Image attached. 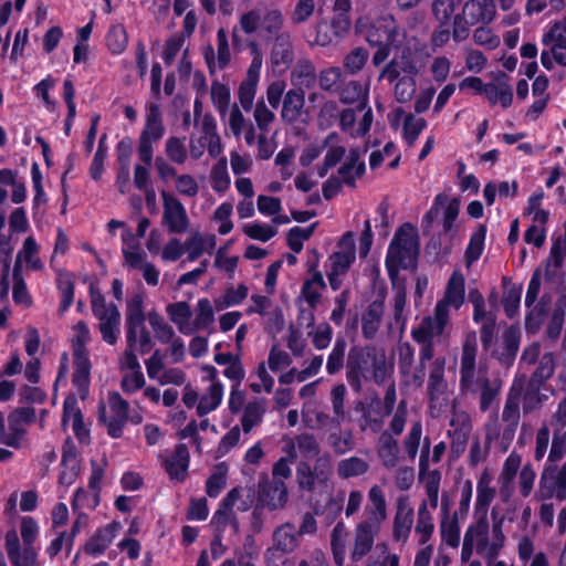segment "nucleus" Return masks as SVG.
I'll return each mask as SVG.
<instances>
[{
  "mask_svg": "<svg viewBox=\"0 0 566 566\" xmlns=\"http://www.w3.org/2000/svg\"><path fill=\"white\" fill-rule=\"evenodd\" d=\"M496 488L493 485V474L484 469L476 481V496L473 504L472 522L468 525L461 546L460 559L468 563L475 553L485 562L497 558L506 544V536L503 531L504 516L501 515L499 506L489 512L492 502L496 496Z\"/></svg>",
  "mask_w": 566,
  "mask_h": 566,
  "instance_id": "1",
  "label": "nucleus"
},
{
  "mask_svg": "<svg viewBox=\"0 0 566 566\" xmlns=\"http://www.w3.org/2000/svg\"><path fill=\"white\" fill-rule=\"evenodd\" d=\"M387 520V503L379 485L368 491V505L365 507V520L355 527V541L350 553L353 560H359L373 548L381 525Z\"/></svg>",
  "mask_w": 566,
  "mask_h": 566,
  "instance_id": "2",
  "label": "nucleus"
},
{
  "mask_svg": "<svg viewBox=\"0 0 566 566\" xmlns=\"http://www.w3.org/2000/svg\"><path fill=\"white\" fill-rule=\"evenodd\" d=\"M40 527L32 516H23L20 521V535L10 531L6 535V552L12 566H39L38 549L34 543L38 539Z\"/></svg>",
  "mask_w": 566,
  "mask_h": 566,
  "instance_id": "3",
  "label": "nucleus"
},
{
  "mask_svg": "<svg viewBox=\"0 0 566 566\" xmlns=\"http://www.w3.org/2000/svg\"><path fill=\"white\" fill-rule=\"evenodd\" d=\"M166 313L171 323L184 335H192L200 329H207L214 321V312L208 298H199L195 311L185 301L170 303Z\"/></svg>",
  "mask_w": 566,
  "mask_h": 566,
  "instance_id": "4",
  "label": "nucleus"
},
{
  "mask_svg": "<svg viewBox=\"0 0 566 566\" xmlns=\"http://www.w3.org/2000/svg\"><path fill=\"white\" fill-rule=\"evenodd\" d=\"M418 250L417 231L411 224L405 223L396 232L386 256V268L392 284H396L400 269L415 265Z\"/></svg>",
  "mask_w": 566,
  "mask_h": 566,
  "instance_id": "5",
  "label": "nucleus"
},
{
  "mask_svg": "<svg viewBox=\"0 0 566 566\" xmlns=\"http://www.w3.org/2000/svg\"><path fill=\"white\" fill-rule=\"evenodd\" d=\"M283 23V14L277 9L263 11L259 8H254L243 12L239 17V28H234L232 31L233 45L238 50H241L243 46L239 31L251 35L264 30L269 35H274L281 31Z\"/></svg>",
  "mask_w": 566,
  "mask_h": 566,
  "instance_id": "6",
  "label": "nucleus"
},
{
  "mask_svg": "<svg viewBox=\"0 0 566 566\" xmlns=\"http://www.w3.org/2000/svg\"><path fill=\"white\" fill-rule=\"evenodd\" d=\"M72 331L71 343L75 365L73 384L77 388L81 398L84 399L88 394L90 385L91 363L85 346L91 339V332L88 326L82 321L77 322Z\"/></svg>",
  "mask_w": 566,
  "mask_h": 566,
  "instance_id": "7",
  "label": "nucleus"
},
{
  "mask_svg": "<svg viewBox=\"0 0 566 566\" xmlns=\"http://www.w3.org/2000/svg\"><path fill=\"white\" fill-rule=\"evenodd\" d=\"M91 308L98 319V331L108 345H115L120 333V313L113 303H106L98 287L90 284Z\"/></svg>",
  "mask_w": 566,
  "mask_h": 566,
  "instance_id": "8",
  "label": "nucleus"
},
{
  "mask_svg": "<svg viewBox=\"0 0 566 566\" xmlns=\"http://www.w3.org/2000/svg\"><path fill=\"white\" fill-rule=\"evenodd\" d=\"M418 73L416 64L407 56L394 59L380 73V78L390 83L398 80L395 85V97L400 103H406L416 93L415 76Z\"/></svg>",
  "mask_w": 566,
  "mask_h": 566,
  "instance_id": "9",
  "label": "nucleus"
},
{
  "mask_svg": "<svg viewBox=\"0 0 566 566\" xmlns=\"http://www.w3.org/2000/svg\"><path fill=\"white\" fill-rule=\"evenodd\" d=\"M356 259L355 235L348 231L342 235L335 251L325 262L326 275L332 290L337 291L344 276Z\"/></svg>",
  "mask_w": 566,
  "mask_h": 566,
  "instance_id": "10",
  "label": "nucleus"
},
{
  "mask_svg": "<svg viewBox=\"0 0 566 566\" xmlns=\"http://www.w3.org/2000/svg\"><path fill=\"white\" fill-rule=\"evenodd\" d=\"M245 48L249 50L251 63L244 81L239 86L238 98L242 108L249 112L253 106L256 86L260 81L263 53L260 44L255 40H248Z\"/></svg>",
  "mask_w": 566,
  "mask_h": 566,
  "instance_id": "11",
  "label": "nucleus"
},
{
  "mask_svg": "<svg viewBox=\"0 0 566 566\" xmlns=\"http://www.w3.org/2000/svg\"><path fill=\"white\" fill-rule=\"evenodd\" d=\"M449 316L442 310L436 308L433 316H426L421 322L411 329V337L413 340L422 345L420 356L422 359H430L432 357V340L434 337L442 335Z\"/></svg>",
  "mask_w": 566,
  "mask_h": 566,
  "instance_id": "12",
  "label": "nucleus"
},
{
  "mask_svg": "<svg viewBox=\"0 0 566 566\" xmlns=\"http://www.w3.org/2000/svg\"><path fill=\"white\" fill-rule=\"evenodd\" d=\"M566 499V461L562 465L548 464L543 470L535 497L545 501L552 497Z\"/></svg>",
  "mask_w": 566,
  "mask_h": 566,
  "instance_id": "13",
  "label": "nucleus"
},
{
  "mask_svg": "<svg viewBox=\"0 0 566 566\" xmlns=\"http://www.w3.org/2000/svg\"><path fill=\"white\" fill-rule=\"evenodd\" d=\"M128 402L119 394L108 396L107 405L99 408V419L107 427L109 436L119 438L128 416Z\"/></svg>",
  "mask_w": 566,
  "mask_h": 566,
  "instance_id": "14",
  "label": "nucleus"
},
{
  "mask_svg": "<svg viewBox=\"0 0 566 566\" xmlns=\"http://www.w3.org/2000/svg\"><path fill=\"white\" fill-rule=\"evenodd\" d=\"M163 226L169 233L182 234L189 230L190 219L185 206L175 196L163 191Z\"/></svg>",
  "mask_w": 566,
  "mask_h": 566,
  "instance_id": "15",
  "label": "nucleus"
},
{
  "mask_svg": "<svg viewBox=\"0 0 566 566\" xmlns=\"http://www.w3.org/2000/svg\"><path fill=\"white\" fill-rule=\"evenodd\" d=\"M373 120V111L368 105L357 106L355 109L346 108L339 115L340 128L353 137L366 135Z\"/></svg>",
  "mask_w": 566,
  "mask_h": 566,
  "instance_id": "16",
  "label": "nucleus"
},
{
  "mask_svg": "<svg viewBox=\"0 0 566 566\" xmlns=\"http://www.w3.org/2000/svg\"><path fill=\"white\" fill-rule=\"evenodd\" d=\"M325 281L323 274L319 271L313 273V275L303 283L301 295L307 303L308 308L302 310L301 324H305L306 327L314 326V308L319 302L322 292L325 289Z\"/></svg>",
  "mask_w": 566,
  "mask_h": 566,
  "instance_id": "17",
  "label": "nucleus"
},
{
  "mask_svg": "<svg viewBox=\"0 0 566 566\" xmlns=\"http://www.w3.org/2000/svg\"><path fill=\"white\" fill-rule=\"evenodd\" d=\"M350 29L348 14L335 13L329 22L322 21L317 24L315 43L326 46L345 36Z\"/></svg>",
  "mask_w": 566,
  "mask_h": 566,
  "instance_id": "18",
  "label": "nucleus"
},
{
  "mask_svg": "<svg viewBox=\"0 0 566 566\" xmlns=\"http://www.w3.org/2000/svg\"><path fill=\"white\" fill-rule=\"evenodd\" d=\"M465 280L460 271H454L449 279L443 297L436 304V308H441L442 312L450 317L451 310H459L465 300Z\"/></svg>",
  "mask_w": 566,
  "mask_h": 566,
  "instance_id": "19",
  "label": "nucleus"
},
{
  "mask_svg": "<svg viewBox=\"0 0 566 566\" xmlns=\"http://www.w3.org/2000/svg\"><path fill=\"white\" fill-rule=\"evenodd\" d=\"M302 421L312 430H334L339 428L337 419L325 413L316 399H308L302 406Z\"/></svg>",
  "mask_w": 566,
  "mask_h": 566,
  "instance_id": "20",
  "label": "nucleus"
},
{
  "mask_svg": "<svg viewBox=\"0 0 566 566\" xmlns=\"http://www.w3.org/2000/svg\"><path fill=\"white\" fill-rule=\"evenodd\" d=\"M294 61L292 38L289 32L274 34V42L271 49L270 62L277 73L285 72Z\"/></svg>",
  "mask_w": 566,
  "mask_h": 566,
  "instance_id": "21",
  "label": "nucleus"
},
{
  "mask_svg": "<svg viewBox=\"0 0 566 566\" xmlns=\"http://www.w3.org/2000/svg\"><path fill=\"white\" fill-rule=\"evenodd\" d=\"M522 458L516 452H511L503 462L497 479L499 494L503 503H509L515 491V478L521 468Z\"/></svg>",
  "mask_w": 566,
  "mask_h": 566,
  "instance_id": "22",
  "label": "nucleus"
},
{
  "mask_svg": "<svg viewBox=\"0 0 566 566\" xmlns=\"http://www.w3.org/2000/svg\"><path fill=\"white\" fill-rule=\"evenodd\" d=\"M34 418V411L29 408L18 409L9 416V433L3 431L1 442L12 448H20L25 434V426Z\"/></svg>",
  "mask_w": 566,
  "mask_h": 566,
  "instance_id": "23",
  "label": "nucleus"
},
{
  "mask_svg": "<svg viewBox=\"0 0 566 566\" xmlns=\"http://www.w3.org/2000/svg\"><path fill=\"white\" fill-rule=\"evenodd\" d=\"M203 55L211 73L229 65L231 51L226 29L220 28L217 31V52L212 45H208L205 48Z\"/></svg>",
  "mask_w": 566,
  "mask_h": 566,
  "instance_id": "24",
  "label": "nucleus"
},
{
  "mask_svg": "<svg viewBox=\"0 0 566 566\" xmlns=\"http://www.w3.org/2000/svg\"><path fill=\"white\" fill-rule=\"evenodd\" d=\"M122 525L119 522H112L97 528L84 546V552L93 557L101 556L118 535Z\"/></svg>",
  "mask_w": 566,
  "mask_h": 566,
  "instance_id": "25",
  "label": "nucleus"
},
{
  "mask_svg": "<svg viewBox=\"0 0 566 566\" xmlns=\"http://www.w3.org/2000/svg\"><path fill=\"white\" fill-rule=\"evenodd\" d=\"M462 12L469 23L489 24L496 15V3L495 0H468Z\"/></svg>",
  "mask_w": 566,
  "mask_h": 566,
  "instance_id": "26",
  "label": "nucleus"
},
{
  "mask_svg": "<svg viewBox=\"0 0 566 566\" xmlns=\"http://www.w3.org/2000/svg\"><path fill=\"white\" fill-rule=\"evenodd\" d=\"M185 251L189 261H196L205 253H211L217 245L214 234H205L199 230L191 231L184 241Z\"/></svg>",
  "mask_w": 566,
  "mask_h": 566,
  "instance_id": "27",
  "label": "nucleus"
},
{
  "mask_svg": "<svg viewBox=\"0 0 566 566\" xmlns=\"http://www.w3.org/2000/svg\"><path fill=\"white\" fill-rule=\"evenodd\" d=\"M389 120L392 126L402 123L403 138L408 145H413L419 134L426 128L427 122L421 117H416L412 114H406L401 108H397L389 115Z\"/></svg>",
  "mask_w": 566,
  "mask_h": 566,
  "instance_id": "28",
  "label": "nucleus"
},
{
  "mask_svg": "<svg viewBox=\"0 0 566 566\" xmlns=\"http://www.w3.org/2000/svg\"><path fill=\"white\" fill-rule=\"evenodd\" d=\"M6 224V217L0 213V264L2 265L0 272V300L8 297L10 289V259L12 253V247L9 238L2 233Z\"/></svg>",
  "mask_w": 566,
  "mask_h": 566,
  "instance_id": "29",
  "label": "nucleus"
},
{
  "mask_svg": "<svg viewBox=\"0 0 566 566\" xmlns=\"http://www.w3.org/2000/svg\"><path fill=\"white\" fill-rule=\"evenodd\" d=\"M326 149L323 164L317 166L321 178L325 177L329 169L335 167L345 155V147L340 144L339 135L329 133L323 140V150Z\"/></svg>",
  "mask_w": 566,
  "mask_h": 566,
  "instance_id": "30",
  "label": "nucleus"
},
{
  "mask_svg": "<svg viewBox=\"0 0 566 566\" xmlns=\"http://www.w3.org/2000/svg\"><path fill=\"white\" fill-rule=\"evenodd\" d=\"M413 524V509L408 499L398 500L397 512L394 518L392 537L396 542H406Z\"/></svg>",
  "mask_w": 566,
  "mask_h": 566,
  "instance_id": "31",
  "label": "nucleus"
},
{
  "mask_svg": "<svg viewBox=\"0 0 566 566\" xmlns=\"http://www.w3.org/2000/svg\"><path fill=\"white\" fill-rule=\"evenodd\" d=\"M250 504V501L243 499V490L234 488L222 500L220 509L216 512L213 516V521L219 524H226L230 517V512L232 510L245 512L249 510Z\"/></svg>",
  "mask_w": 566,
  "mask_h": 566,
  "instance_id": "32",
  "label": "nucleus"
},
{
  "mask_svg": "<svg viewBox=\"0 0 566 566\" xmlns=\"http://www.w3.org/2000/svg\"><path fill=\"white\" fill-rule=\"evenodd\" d=\"M478 338L475 332L465 335L461 355V381L468 384L473 379L475 371V357Z\"/></svg>",
  "mask_w": 566,
  "mask_h": 566,
  "instance_id": "33",
  "label": "nucleus"
},
{
  "mask_svg": "<svg viewBox=\"0 0 566 566\" xmlns=\"http://www.w3.org/2000/svg\"><path fill=\"white\" fill-rule=\"evenodd\" d=\"M396 22L391 15H386L371 23L366 31L369 44L392 43L395 41Z\"/></svg>",
  "mask_w": 566,
  "mask_h": 566,
  "instance_id": "34",
  "label": "nucleus"
},
{
  "mask_svg": "<svg viewBox=\"0 0 566 566\" xmlns=\"http://www.w3.org/2000/svg\"><path fill=\"white\" fill-rule=\"evenodd\" d=\"M126 342L130 349L145 354L151 348V338L146 329L145 321H126Z\"/></svg>",
  "mask_w": 566,
  "mask_h": 566,
  "instance_id": "35",
  "label": "nucleus"
},
{
  "mask_svg": "<svg viewBox=\"0 0 566 566\" xmlns=\"http://www.w3.org/2000/svg\"><path fill=\"white\" fill-rule=\"evenodd\" d=\"M196 137L201 139L202 144H206L208 154L212 158H216L222 154L223 145L217 130V123L212 116H203L201 122V134L200 136Z\"/></svg>",
  "mask_w": 566,
  "mask_h": 566,
  "instance_id": "36",
  "label": "nucleus"
},
{
  "mask_svg": "<svg viewBox=\"0 0 566 566\" xmlns=\"http://www.w3.org/2000/svg\"><path fill=\"white\" fill-rule=\"evenodd\" d=\"M189 465V452L185 444H178L165 460V469L170 479L184 481Z\"/></svg>",
  "mask_w": 566,
  "mask_h": 566,
  "instance_id": "37",
  "label": "nucleus"
},
{
  "mask_svg": "<svg viewBox=\"0 0 566 566\" xmlns=\"http://www.w3.org/2000/svg\"><path fill=\"white\" fill-rule=\"evenodd\" d=\"M164 134L165 127L160 108L157 104L150 103L147 105L145 127L139 138L156 143Z\"/></svg>",
  "mask_w": 566,
  "mask_h": 566,
  "instance_id": "38",
  "label": "nucleus"
},
{
  "mask_svg": "<svg viewBox=\"0 0 566 566\" xmlns=\"http://www.w3.org/2000/svg\"><path fill=\"white\" fill-rule=\"evenodd\" d=\"M439 534L441 543L458 548L461 542V527L457 515H451L447 507L443 509V515L439 524Z\"/></svg>",
  "mask_w": 566,
  "mask_h": 566,
  "instance_id": "39",
  "label": "nucleus"
},
{
  "mask_svg": "<svg viewBox=\"0 0 566 566\" xmlns=\"http://www.w3.org/2000/svg\"><path fill=\"white\" fill-rule=\"evenodd\" d=\"M139 239L130 229H124L122 233V252L126 266H136L142 262L143 258H146V253L140 249Z\"/></svg>",
  "mask_w": 566,
  "mask_h": 566,
  "instance_id": "40",
  "label": "nucleus"
},
{
  "mask_svg": "<svg viewBox=\"0 0 566 566\" xmlns=\"http://www.w3.org/2000/svg\"><path fill=\"white\" fill-rule=\"evenodd\" d=\"M40 247L33 237H28L21 250L18 252L17 261L14 264H19V272L21 273V263L24 262L27 269L32 271H42L44 264L39 256Z\"/></svg>",
  "mask_w": 566,
  "mask_h": 566,
  "instance_id": "41",
  "label": "nucleus"
},
{
  "mask_svg": "<svg viewBox=\"0 0 566 566\" xmlns=\"http://www.w3.org/2000/svg\"><path fill=\"white\" fill-rule=\"evenodd\" d=\"M444 206L443 211V229L446 232H450L454 226L460 211V202L458 199H449L446 195H438L434 199L433 207L427 213L428 218H432L437 214V207Z\"/></svg>",
  "mask_w": 566,
  "mask_h": 566,
  "instance_id": "42",
  "label": "nucleus"
},
{
  "mask_svg": "<svg viewBox=\"0 0 566 566\" xmlns=\"http://www.w3.org/2000/svg\"><path fill=\"white\" fill-rule=\"evenodd\" d=\"M282 452L284 453L272 467L273 481H283L292 475V464L297 459V452L294 450V446L290 440H284L282 446Z\"/></svg>",
  "mask_w": 566,
  "mask_h": 566,
  "instance_id": "43",
  "label": "nucleus"
},
{
  "mask_svg": "<svg viewBox=\"0 0 566 566\" xmlns=\"http://www.w3.org/2000/svg\"><path fill=\"white\" fill-rule=\"evenodd\" d=\"M305 103L304 93L297 90H290L283 99L281 117L284 122H296L303 111Z\"/></svg>",
  "mask_w": 566,
  "mask_h": 566,
  "instance_id": "44",
  "label": "nucleus"
},
{
  "mask_svg": "<svg viewBox=\"0 0 566 566\" xmlns=\"http://www.w3.org/2000/svg\"><path fill=\"white\" fill-rule=\"evenodd\" d=\"M223 398V385L221 382L209 384L205 392L200 396L197 407L199 416L207 415L216 410Z\"/></svg>",
  "mask_w": 566,
  "mask_h": 566,
  "instance_id": "45",
  "label": "nucleus"
},
{
  "mask_svg": "<svg viewBox=\"0 0 566 566\" xmlns=\"http://www.w3.org/2000/svg\"><path fill=\"white\" fill-rule=\"evenodd\" d=\"M63 426H71L74 433L80 438L86 434L82 421V413L74 396H69L64 400Z\"/></svg>",
  "mask_w": 566,
  "mask_h": 566,
  "instance_id": "46",
  "label": "nucleus"
},
{
  "mask_svg": "<svg viewBox=\"0 0 566 566\" xmlns=\"http://www.w3.org/2000/svg\"><path fill=\"white\" fill-rule=\"evenodd\" d=\"M377 453L386 469H392L399 461L398 442L387 433H382L379 438Z\"/></svg>",
  "mask_w": 566,
  "mask_h": 566,
  "instance_id": "47",
  "label": "nucleus"
},
{
  "mask_svg": "<svg viewBox=\"0 0 566 566\" xmlns=\"http://www.w3.org/2000/svg\"><path fill=\"white\" fill-rule=\"evenodd\" d=\"M284 440H290L293 443L294 450L297 452V457L301 455L302 458L308 460L319 454V444L313 434L302 433L295 438L284 436L282 438L283 444Z\"/></svg>",
  "mask_w": 566,
  "mask_h": 566,
  "instance_id": "48",
  "label": "nucleus"
},
{
  "mask_svg": "<svg viewBox=\"0 0 566 566\" xmlns=\"http://www.w3.org/2000/svg\"><path fill=\"white\" fill-rule=\"evenodd\" d=\"M106 48L112 55L123 54L128 45V34L120 23L113 24L105 36Z\"/></svg>",
  "mask_w": 566,
  "mask_h": 566,
  "instance_id": "49",
  "label": "nucleus"
},
{
  "mask_svg": "<svg viewBox=\"0 0 566 566\" xmlns=\"http://www.w3.org/2000/svg\"><path fill=\"white\" fill-rule=\"evenodd\" d=\"M368 84L349 81L340 91V101L345 104L358 103V106L368 105Z\"/></svg>",
  "mask_w": 566,
  "mask_h": 566,
  "instance_id": "50",
  "label": "nucleus"
},
{
  "mask_svg": "<svg viewBox=\"0 0 566 566\" xmlns=\"http://www.w3.org/2000/svg\"><path fill=\"white\" fill-rule=\"evenodd\" d=\"M415 531L419 536V545H428L434 532V524L426 501L418 509V520Z\"/></svg>",
  "mask_w": 566,
  "mask_h": 566,
  "instance_id": "51",
  "label": "nucleus"
},
{
  "mask_svg": "<svg viewBox=\"0 0 566 566\" xmlns=\"http://www.w3.org/2000/svg\"><path fill=\"white\" fill-rule=\"evenodd\" d=\"M210 181L212 189L218 193L228 191L231 185V177L228 171V159L221 157L211 168Z\"/></svg>",
  "mask_w": 566,
  "mask_h": 566,
  "instance_id": "52",
  "label": "nucleus"
},
{
  "mask_svg": "<svg viewBox=\"0 0 566 566\" xmlns=\"http://www.w3.org/2000/svg\"><path fill=\"white\" fill-rule=\"evenodd\" d=\"M263 504L270 510L283 507L287 502V488L283 481H273L262 495Z\"/></svg>",
  "mask_w": 566,
  "mask_h": 566,
  "instance_id": "53",
  "label": "nucleus"
},
{
  "mask_svg": "<svg viewBox=\"0 0 566 566\" xmlns=\"http://www.w3.org/2000/svg\"><path fill=\"white\" fill-rule=\"evenodd\" d=\"M62 470L59 475V483L64 488L72 485L78 475L80 464L74 452L65 451L62 457Z\"/></svg>",
  "mask_w": 566,
  "mask_h": 566,
  "instance_id": "54",
  "label": "nucleus"
},
{
  "mask_svg": "<svg viewBox=\"0 0 566 566\" xmlns=\"http://www.w3.org/2000/svg\"><path fill=\"white\" fill-rule=\"evenodd\" d=\"M273 541L276 549L292 552L297 546V533L293 525L284 524L274 532Z\"/></svg>",
  "mask_w": 566,
  "mask_h": 566,
  "instance_id": "55",
  "label": "nucleus"
},
{
  "mask_svg": "<svg viewBox=\"0 0 566 566\" xmlns=\"http://www.w3.org/2000/svg\"><path fill=\"white\" fill-rule=\"evenodd\" d=\"M382 314L384 307L381 303L374 302L369 305L361 322L363 333L366 337L371 338L376 334L380 326Z\"/></svg>",
  "mask_w": 566,
  "mask_h": 566,
  "instance_id": "56",
  "label": "nucleus"
},
{
  "mask_svg": "<svg viewBox=\"0 0 566 566\" xmlns=\"http://www.w3.org/2000/svg\"><path fill=\"white\" fill-rule=\"evenodd\" d=\"M347 531L344 523H337L332 531L331 545L334 560L338 566L345 562Z\"/></svg>",
  "mask_w": 566,
  "mask_h": 566,
  "instance_id": "57",
  "label": "nucleus"
},
{
  "mask_svg": "<svg viewBox=\"0 0 566 566\" xmlns=\"http://www.w3.org/2000/svg\"><path fill=\"white\" fill-rule=\"evenodd\" d=\"M365 171V164L356 150H352L348 160L338 169L339 176L346 184L353 185Z\"/></svg>",
  "mask_w": 566,
  "mask_h": 566,
  "instance_id": "58",
  "label": "nucleus"
},
{
  "mask_svg": "<svg viewBox=\"0 0 566 566\" xmlns=\"http://www.w3.org/2000/svg\"><path fill=\"white\" fill-rule=\"evenodd\" d=\"M368 470V462L358 457L343 459L337 464V473L342 479L359 476L365 474Z\"/></svg>",
  "mask_w": 566,
  "mask_h": 566,
  "instance_id": "59",
  "label": "nucleus"
},
{
  "mask_svg": "<svg viewBox=\"0 0 566 566\" xmlns=\"http://www.w3.org/2000/svg\"><path fill=\"white\" fill-rule=\"evenodd\" d=\"M486 98L491 104L500 103L503 108L511 106L513 102V91L509 84H488L484 88Z\"/></svg>",
  "mask_w": 566,
  "mask_h": 566,
  "instance_id": "60",
  "label": "nucleus"
},
{
  "mask_svg": "<svg viewBox=\"0 0 566 566\" xmlns=\"http://www.w3.org/2000/svg\"><path fill=\"white\" fill-rule=\"evenodd\" d=\"M249 289L245 284H238L226 290L224 294L214 300V306L217 310H223L226 307L241 304L248 296Z\"/></svg>",
  "mask_w": 566,
  "mask_h": 566,
  "instance_id": "61",
  "label": "nucleus"
},
{
  "mask_svg": "<svg viewBox=\"0 0 566 566\" xmlns=\"http://www.w3.org/2000/svg\"><path fill=\"white\" fill-rule=\"evenodd\" d=\"M486 237L485 226L480 224L471 234L468 248L465 250V260L468 265L475 262L482 254Z\"/></svg>",
  "mask_w": 566,
  "mask_h": 566,
  "instance_id": "62",
  "label": "nucleus"
},
{
  "mask_svg": "<svg viewBox=\"0 0 566 566\" xmlns=\"http://www.w3.org/2000/svg\"><path fill=\"white\" fill-rule=\"evenodd\" d=\"M265 408L261 401H252L247 405L241 419L242 430L249 433L255 426L261 423Z\"/></svg>",
  "mask_w": 566,
  "mask_h": 566,
  "instance_id": "63",
  "label": "nucleus"
},
{
  "mask_svg": "<svg viewBox=\"0 0 566 566\" xmlns=\"http://www.w3.org/2000/svg\"><path fill=\"white\" fill-rule=\"evenodd\" d=\"M233 212V205L231 202H222L217 207L212 214V220L219 224L218 233L221 235H226L230 233L233 228V221L231 220V216Z\"/></svg>",
  "mask_w": 566,
  "mask_h": 566,
  "instance_id": "64",
  "label": "nucleus"
}]
</instances>
